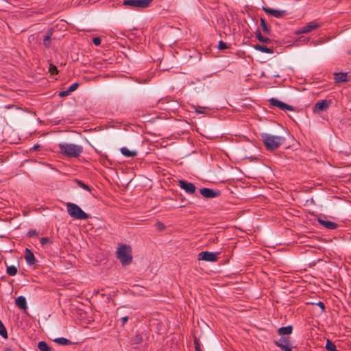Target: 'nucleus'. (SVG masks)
Here are the masks:
<instances>
[{"label":"nucleus","mask_w":351,"mask_h":351,"mask_svg":"<svg viewBox=\"0 0 351 351\" xmlns=\"http://www.w3.org/2000/svg\"><path fill=\"white\" fill-rule=\"evenodd\" d=\"M59 153L69 158H78L83 152L81 145L73 143H61L58 144Z\"/></svg>","instance_id":"obj_1"},{"label":"nucleus","mask_w":351,"mask_h":351,"mask_svg":"<svg viewBox=\"0 0 351 351\" xmlns=\"http://www.w3.org/2000/svg\"><path fill=\"white\" fill-rule=\"evenodd\" d=\"M261 140L267 150L269 151L277 149L285 141L282 136H274L267 133L261 134Z\"/></svg>","instance_id":"obj_2"},{"label":"nucleus","mask_w":351,"mask_h":351,"mask_svg":"<svg viewBox=\"0 0 351 351\" xmlns=\"http://www.w3.org/2000/svg\"><path fill=\"white\" fill-rule=\"evenodd\" d=\"M117 257L123 265H128L132 261V249L126 244L121 245L117 250Z\"/></svg>","instance_id":"obj_3"},{"label":"nucleus","mask_w":351,"mask_h":351,"mask_svg":"<svg viewBox=\"0 0 351 351\" xmlns=\"http://www.w3.org/2000/svg\"><path fill=\"white\" fill-rule=\"evenodd\" d=\"M66 208L69 215L76 219H87L90 216L84 212L80 206L71 202L66 204Z\"/></svg>","instance_id":"obj_4"},{"label":"nucleus","mask_w":351,"mask_h":351,"mask_svg":"<svg viewBox=\"0 0 351 351\" xmlns=\"http://www.w3.org/2000/svg\"><path fill=\"white\" fill-rule=\"evenodd\" d=\"M153 1L154 0H124L123 5L138 8H146L149 6Z\"/></svg>","instance_id":"obj_5"},{"label":"nucleus","mask_w":351,"mask_h":351,"mask_svg":"<svg viewBox=\"0 0 351 351\" xmlns=\"http://www.w3.org/2000/svg\"><path fill=\"white\" fill-rule=\"evenodd\" d=\"M274 343L282 351H291L293 348L291 339L289 337H281L278 341H276Z\"/></svg>","instance_id":"obj_6"},{"label":"nucleus","mask_w":351,"mask_h":351,"mask_svg":"<svg viewBox=\"0 0 351 351\" xmlns=\"http://www.w3.org/2000/svg\"><path fill=\"white\" fill-rule=\"evenodd\" d=\"M271 106L277 107L282 110L293 111L294 107L287 104H285L276 98H271L268 100Z\"/></svg>","instance_id":"obj_7"},{"label":"nucleus","mask_w":351,"mask_h":351,"mask_svg":"<svg viewBox=\"0 0 351 351\" xmlns=\"http://www.w3.org/2000/svg\"><path fill=\"white\" fill-rule=\"evenodd\" d=\"M178 186L188 194L192 195L195 193L196 187L192 182H189L184 180H180L178 181Z\"/></svg>","instance_id":"obj_8"},{"label":"nucleus","mask_w":351,"mask_h":351,"mask_svg":"<svg viewBox=\"0 0 351 351\" xmlns=\"http://www.w3.org/2000/svg\"><path fill=\"white\" fill-rule=\"evenodd\" d=\"M218 253L208 251L202 252L198 254V259L209 262H215L217 261Z\"/></svg>","instance_id":"obj_9"},{"label":"nucleus","mask_w":351,"mask_h":351,"mask_svg":"<svg viewBox=\"0 0 351 351\" xmlns=\"http://www.w3.org/2000/svg\"><path fill=\"white\" fill-rule=\"evenodd\" d=\"M200 194L206 198H214L220 195V191L209 188H202L199 190Z\"/></svg>","instance_id":"obj_10"},{"label":"nucleus","mask_w":351,"mask_h":351,"mask_svg":"<svg viewBox=\"0 0 351 351\" xmlns=\"http://www.w3.org/2000/svg\"><path fill=\"white\" fill-rule=\"evenodd\" d=\"M331 104L330 100L323 99L317 101L313 108V110L315 112L319 111H326L330 106Z\"/></svg>","instance_id":"obj_11"},{"label":"nucleus","mask_w":351,"mask_h":351,"mask_svg":"<svg viewBox=\"0 0 351 351\" xmlns=\"http://www.w3.org/2000/svg\"><path fill=\"white\" fill-rule=\"evenodd\" d=\"M320 27V25L315 21H311L308 23L306 25L302 27L300 29L297 31V34H306L310 32L311 31L315 29Z\"/></svg>","instance_id":"obj_12"},{"label":"nucleus","mask_w":351,"mask_h":351,"mask_svg":"<svg viewBox=\"0 0 351 351\" xmlns=\"http://www.w3.org/2000/svg\"><path fill=\"white\" fill-rule=\"evenodd\" d=\"M262 9L265 13L276 18H281L283 16H285L287 13L285 10H275L268 7L263 6Z\"/></svg>","instance_id":"obj_13"},{"label":"nucleus","mask_w":351,"mask_h":351,"mask_svg":"<svg viewBox=\"0 0 351 351\" xmlns=\"http://www.w3.org/2000/svg\"><path fill=\"white\" fill-rule=\"evenodd\" d=\"M25 259L29 265H33L37 262L34 253L29 248L25 249Z\"/></svg>","instance_id":"obj_14"},{"label":"nucleus","mask_w":351,"mask_h":351,"mask_svg":"<svg viewBox=\"0 0 351 351\" xmlns=\"http://www.w3.org/2000/svg\"><path fill=\"white\" fill-rule=\"evenodd\" d=\"M318 221L321 225H322L328 230H335L338 226L337 224L335 222L328 220L322 219L320 218L318 219Z\"/></svg>","instance_id":"obj_15"},{"label":"nucleus","mask_w":351,"mask_h":351,"mask_svg":"<svg viewBox=\"0 0 351 351\" xmlns=\"http://www.w3.org/2000/svg\"><path fill=\"white\" fill-rule=\"evenodd\" d=\"M293 332V326L289 325L287 326L280 327L278 329L277 333L281 337L291 335Z\"/></svg>","instance_id":"obj_16"},{"label":"nucleus","mask_w":351,"mask_h":351,"mask_svg":"<svg viewBox=\"0 0 351 351\" xmlns=\"http://www.w3.org/2000/svg\"><path fill=\"white\" fill-rule=\"evenodd\" d=\"M15 304L19 308L22 310H26L27 308L26 299L23 295L19 296L15 300Z\"/></svg>","instance_id":"obj_17"},{"label":"nucleus","mask_w":351,"mask_h":351,"mask_svg":"<svg viewBox=\"0 0 351 351\" xmlns=\"http://www.w3.org/2000/svg\"><path fill=\"white\" fill-rule=\"evenodd\" d=\"M334 79L337 83L346 82L348 81L347 73L343 72L335 73L334 74Z\"/></svg>","instance_id":"obj_18"},{"label":"nucleus","mask_w":351,"mask_h":351,"mask_svg":"<svg viewBox=\"0 0 351 351\" xmlns=\"http://www.w3.org/2000/svg\"><path fill=\"white\" fill-rule=\"evenodd\" d=\"M254 48L256 50H258V51H261L263 53H274V48L273 47H266L265 45H261L256 44V45H254Z\"/></svg>","instance_id":"obj_19"},{"label":"nucleus","mask_w":351,"mask_h":351,"mask_svg":"<svg viewBox=\"0 0 351 351\" xmlns=\"http://www.w3.org/2000/svg\"><path fill=\"white\" fill-rule=\"evenodd\" d=\"M121 153L125 157H134L137 155V152L136 151L129 150L127 147H121Z\"/></svg>","instance_id":"obj_20"},{"label":"nucleus","mask_w":351,"mask_h":351,"mask_svg":"<svg viewBox=\"0 0 351 351\" xmlns=\"http://www.w3.org/2000/svg\"><path fill=\"white\" fill-rule=\"evenodd\" d=\"M52 36L51 30H49L43 38V45L45 47L48 48L51 44V38Z\"/></svg>","instance_id":"obj_21"},{"label":"nucleus","mask_w":351,"mask_h":351,"mask_svg":"<svg viewBox=\"0 0 351 351\" xmlns=\"http://www.w3.org/2000/svg\"><path fill=\"white\" fill-rule=\"evenodd\" d=\"M255 34H256V38L261 43H270L271 42V40L267 38V37H265L263 36L260 30L259 29H257L255 32Z\"/></svg>","instance_id":"obj_22"},{"label":"nucleus","mask_w":351,"mask_h":351,"mask_svg":"<svg viewBox=\"0 0 351 351\" xmlns=\"http://www.w3.org/2000/svg\"><path fill=\"white\" fill-rule=\"evenodd\" d=\"M54 341L56 343H57L58 345H61V346H66V345L71 344V341L69 339H66L64 337L56 338V339H54Z\"/></svg>","instance_id":"obj_23"},{"label":"nucleus","mask_w":351,"mask_h":351,"mask_svg":"<svg viewBox=\"0 0 351 351\" xmlns=\"http://www.w3.org/2000/svg\"><path fill=\"white\" fill-rule=\"evenodd\" d=\"M38 348L40 351H51V348L44 341H41L38 342Z\"/></svg>","instance_id":"obj_24"},{"label":"nucleus","mask_w":351,"mask_h":351,"mask_svg":"<svg viewBox=\"0 0 351 351\" xmlns=\"http://www.w3.org/2000/svg\"><path fill=\"white\" fill-rule=\"evenodd\" d=\"M17 267L14 265H10L7 267L6 272L10 276H14L17 274Z\"/></svg>","instance_id":"obj_25"},{"label":"nucleus","mask_w":351,"mask_h":351,"mask_svg":"<svg viewBox=\"0 0 351 351\" xmlns=\"http://www.w3.org/2000/svg\"><path fill=\"white\" fill-rule=\"evenodd\" d=\"M325 348L328 351H338L337 350L335 344L332 341H330L329 339H327V341H326Z\"/></svg>","instance_id":"obj_26"},{"label":"nucleus","mask_w":351,"mask_h":351,"mask_svg":"<svg viewBox=\"0 0 351 351\" xmlns=\"http://www.w3.org/2000/svg\"><path fill=\"white\" fill-rule=\"evenodd\" d=\"M261 25L263 31L266 34H269L271 30L269 27L267 25L266 21L264 19H261Z\"/></svg>","instance_id":"obj_27"},{"label":"nucleus","mask_w":351,"mask_h":351,"mask_svg":"<svg viewBox=\"0 0 351 351\" xmlns=\"http://www.w3.org/2000/svg\"><path fill=\"white\" fill-rule=\"evenodd\" d=\"M75 182H76V183H77V184L80 187L82 188L83 189H84V190H86V191H89V192H90V191H91V189H90V188L89 187V186H88V185H87V184H85L84 182H83L82 181H81V180H80L76 179V180H75Z\"/></svg>","instance_id":"obj_28"},{"label":"nucleus","mask_w":351,"mask_h":351,"mask_svg":"<svg viewBox=\"0 0 351 351\" xmlns=\"http://www.w3.org/2000/svg\"><path fill=\"white\" fill-rule=\"evenodd\" d=\"M0 335L3 338H8V332L7 330L3 324V322L0 320Z\"/></svg>","instance_id":"obj_29"},{"label":"nucleus","mask_w":351,"mask_h":351,"mask_svg":"<svg viewBox=\"0 0 351 351\" xmlns=\"http://www.w3.org/2000/svg\"><path fill=\"white\" fill-rule=\"evenodd\" d=\"M193 341H194L195 351H202V350L201 348L200 342H199V339L195 336H194V337H193Z\"/></svg>","instance_id":"obj_30"},{"label":"nucleus","mask_w":351,"mask_h":351,"mask_svg":"<svg viewBox=\"0 0 351 351\" xmlns=\"http://www.w3.org/2000/svg\"><path fill=\"white\" fill-rule=\"evenodd\" d=\"M49 71L51 73V75H57L58 73V70L57 67L52 64L49 65Z\"/></svg>","instance_id":"obj_31"},{"label":"nucleus","mask_w":351,"mask_h":351,"mask_svg":"<svg viewBox=\"0 0 351 351\" xmlns=\"http://www.w3.org/2000/svg\"><path fill=\"white\" fill-rule=\"evenodd\" d=\"M218 48L219 50H224L228 48L227 43H224L222 40L219 42Z\"/></svg>","instance_id":"obj_32"},{"label":"nucleus","mask_w":351,"mask_h":351,"mask_svg":"<svg viewBox=\"0 0 351 351\" xmlns=\"http://www.w3.org/2000/svg\"><path fill=\"white\" fill-rule=\"evenodd\" d=\"M79 86V84L78 83H73V84H71L69 88L67 89L68 91L71 93L72 92H73L74 90H75L77 87Z\"/></svg>","instance_id":"obj_33"},{"label":"nucleus","mask_w":351,"mask_h":351,"mask_svg":"<svg viewBox=\"0 0 351 351\" xmlns=\"http://www.w3.org/2000/svg\"><path fill=\"white\" fill-rule=\"evenodd\" d=\"M134 341L137 344L141 343L142 342V341H143L142 336L139 333L136 334L135 336H134Z\"/></svg>","instance_id":"obj_34"},{"label":"nucleus","mask_w":351,"mask_h":351,"mask_svg":"<svg viewBox=\"0 0 351 351\" xmlns=\"http://www.w3.org/2000/svg\"><path fill=\"white\" fill-rule=\"evenodd\" d=\"M156 227L160 231H162V230H164L165 229V226L161 221H157L156 223Z\"/></svg>","instance_id":"obj_35"},{"label":"nucleus","mask_w":351,"mask_h":351,"mask_svg":"<svg viewBox=\"0 0 351 351\" xmlns=\"http://www.w3.org/2000/svg\"><path fill=\"white\" fill-rule=\"evenodd\" d=\"M49 243H51V241L49 240V238H47V237H42L40 239V244L43 246L45 245L46 244H47Z\"/></svg>","instance_id":"obj_36"},{"label":"nucleus","mask_w":351,"mask_h":351,"mask_svg":"<svg viewBox=\"0 0 351 351\" xmlns=\"http://www.w3.org/2000/svg\"><path fill=\"white\" fill-rule=\"evenodd\" d=\"M38 235V232L36 230H30L27 232V236L29 237H35Z\"/></svg>","instance_id":"obj_37"},{"label":"nucleus","mask_w":351,"mask_h":351,"mask_svg":"<svg viewBox=\"0 0 351 351\" xmlns=\"http://www.w3.org/2000/svg\"><path fill=\"white\" fill-rule=\"evenodd\" d=\"M71 93L68 91V90H66L60 92L58 94V96L60 97H64L69 95Z\"/></svg>","instance_id":"obj_38"},{"label":"nucleus","mask_w":351,"mask_h":351,"mask_svg":"<svg viewBox=\"0 0 351 351\" xmlns=\"http://www.w3.org/2000/svg\"><path fill=\"white\" fill-rule=\"evenodd\" d=\"M93 43L95 45L99 46L101 44V38L99 37H94L93 39Z\"/></svg>","instance_id":"obj_39"},{"label":"nucleus","mask_w":351,"mask_h":351,"mask_svg":"<svg viewBox=\"0 0 351 351\" xmlns=\"http://www.w3.org/2000/svg\"><path fill=\"white\" fill-rule=\"evenodd\" d=\"M319 308H322V311L325 310V304L323 302H319L316 304Z\"/></svg>","instance_id":"obj_40"},{"label":"nucleus","mask_w":351,"mask_h":351,"mask_svg":"<svg viewBox=\"0 0 351 351\" xmlns=\"http://www.w3.org/2000/svg\"><path fill=\"white\" fill-rule=\"evenodd\" d=\"M40 145L38 144L34 145L33 147L31 149L32 151H38L40 150Z\"/></svg>","instance_id":"obj_41"},{"label":"nucleus","mask_w":351,"mask_h":351,"mask_svg":"<svg viewBox=\"0 0 351 351\" xmlns=\"http://www.w3.org/2000/svg\"><path fill=\"white\" fill-rule=\"evenodd\" d=\"M128 320V317L127 316H125V317H123L121 318V322H122V325H124Z\"/></svg>","instance_id":"obj_42"},{"label":"nucleus","mask_w":351,"mask_h":351,"mask_svg":"<svg viewBox=\"0 0 351 351\" xmlns=\"http://www.w3.org/2000/svg\"><path fill=\"white\" fill-rule=\"evenodd\" d=\"M5 351H12V348H6L5 349Z\"/></svg>","instance_id":"obj_43"},{"label":"nucleus","mask_w":351,"mask_h":351,"mask_svg":"<svg viewBox=\"0 0 351 351\" xmlns=\"http://www.w3.org/2000/svg\"><path fill=\"white\" fill-rule=\"evenodd\" d=\"M347 53L351 55V49L348 50Z\"/></svg>","instance_id":"obj_44"}]
</instances>
